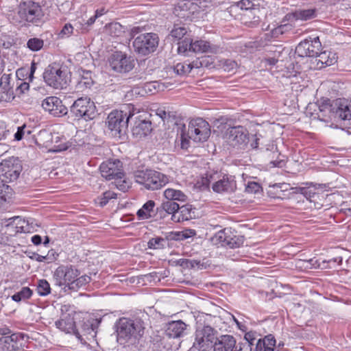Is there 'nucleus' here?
Segmentation results:
<instances>
[{"mask_svg": "<svg viewBox=\"0 0 351 351\" xmlns=\"http://www.w3.org/2000/svg\"><path fill=\"white\" fill-rule=\"evenodd\" d=\"M317 65L319 67H322L324 65L330 66L335 64L337 62V58L335 53L330 51H321L315 57Z\"/></svg>", "mask_w": 351, "mask_h": 351, "instance_id": "nucleus-29", "label": "nucleus"}, {"mask_svg": "<svg viewBox=\"0 0 351 351\" xmlns=\"http://www.w3.org/2000/svg\"><path fill=\"white\" fill-rule=\"evenodd\" d=\"M167 243L166 239L162 237L152 238L148 242L149 248H163Z\"/></svg>", "mask_w": 351, "mask_h": 351, "instance_id": "nucleus-48", "label": "nucleus"}, {"mask_svg": "<svg viewBox=\"0 0 351 351\" xmlns=\"http://www.w3.org/2000/svg\"><path fill=\"white\" fill-rule=\"evenodd\" d=\"M36 69V65L35 62H32L31 67L29 70H26L25 69H19L16 71V77L22 76L24 77L25 73V75H28L29 82H32L34 78V74Z\"/></svg>", "mask_w": 351, "mask_h": 351, "instance_id": "nucleus-45", "label": "nucleus"}, {"mask_svg": "<svg viewBox=\"0 0 351 351\" xmlns=\"http://www.w3.org/2000/svg\"><path fill=\"white\" fill-rule=\"evenodd\" d=\"M166 241H182L180 232H169L165 237Z\"/></svg>", "mask_w": 351, "mask_h": 351, "instance_id": "nucleus-61", "label": "nucleus"}, {"mask_svg": "<svg viewBox=\"0 0 351 351\" xmlns=\"http://www.w3.org/2000/svg\"><path fill=\"white\" fill-rule=\"evenodd\" d=\"M186 32L187 31L185 27L174 26V28L171 32V36L174 38L180 40L184 37Z\"/></svg>", "mask_w": 351, "mask_h": 351, "instance_id": "nucleus-50", "label": "nucleus"}, {"mask_svg": "<svg viewBox=\"0 0 351 351\" xmlns=\"http://www.w3.org/2000/svg\"><path fill=\"white\" fill-rule=\"evenodd\" d=\"M4 182L0 183V207L11 199L13 193L12 189Z\"/></svg>", "mask_w": 351, "mask_h": 351, "instance_id": "nucleus-34", "label": "nucleus"}, {"mask_svg": "<svg viewBox=\"0 0 351 351\" xmlns=\"http://www.w3.org/2000/svg\"><path fill=\"white\" fill-rule=\"evenodd\" d=\"M155 202L153 200H149L143 204L141 208H140L137 213V217L139 219H147L152 217L151 213L155 206Z\"/></svg>", "mask_w": 351, "mask_h": 351, "instance_id": "nucleus-32", "label": "nucleus"}, {"mask_svg": "<svg viewBox=\"0 0 351 351\" xmlns=\"http://www.w3.org/2000/svg\"><path fill=\"white\" fill-rule=\"evenodd\" d=\"M143 88L145 93L153 95L160 90V84L156 81L149 82L144 84Z\"/></svg>", "mask_w": 351, "mask_h": 351, "instance_id": "nucleus-42", "label": "nucleus"}, {"mask_svg": "<svg viewBox=\"0 0 351 351\" xmlns=\"http://www.w3.org/2000/svg\"><path fill=\"white\" fill-rule=\"evenodd\" d=\"M17 83H16V91L19 92V94H23L26 90H28L29 88V82H23V80H21L19 77H17Z\"/></svg>", "mask_w": 351, "mask_h": 351, "instance_id": "nucleus-53", "label": "nucleus"}, {"mask_svg": "<svg viewBox=\"0 0 351 351\" xmlns=\"http://www.w3.org/2000/svg\"><path fill=\"white\" fill-rule=\"evenodd\" d=\"M188 5H189V15H193L195 14H199V12L204 10L203 7L198 4L197 2H193L191 1H188Z\"/></svg>", "mask_w": 351, "mask_h": 351, "instance_id": "nucleus-52", "label": "nucleus"}, {"mask_svg": "<svg viewBox=\"0 0 351 351\" xmlns=\"http://www.w3.org/2000/svg\"><path fill=\"white\" fill-rule=\"evenodd\" d=\"M130 106L112 110L107 117V126L114 137L121 138L126 134L130 119L133 116Z\"/></svg>", "mask_w": 351, "mask_h": 351, "instance_id": "nucleus-4", "label": "nucleus"}, {"mask_svg": "<svg viewBox=\"0 0 351 351\" xmlns=\"http://www.w3.org/2000/svg\"><path fill=\"white\" fill-rule=\"evenodd\" d=\"M237 188L236 182L232 176L221 175L217 182L213 183L212 189L216 193H231Z\"/></svg>", "mask_w": 351, "mask_h": 351, "instance_id": "nucleus-22", "label": "nucleus"}, {"mask_svg": "<svg viewBox=\"0 0 351 351\" xmlns=\"http://www.w3.org/2000/svg\"><path fill=\"white\" fill-rule=\"evenodd\" d=\"M70 113L77 119L92 120L97 116L96 106L90 98L80 97L70 107Z\"/></svg>", "mask_w": 351, "mask_h": 351, "instance_id": "nucleus-9", "label": "nucleus"}, {"mask_svg": "<svg viewBox=\"0 0 351 351\" xmlns=\"http://www.w3.org/2000/svg\"><path fill=\"white\" fill-rule=\"evenodd\" d=\"M117 194L112 191H107L104 192L100 197L97 198V203L100 206H104L108 204L110 199H116Z\"/></svg>", "mask_w": 351, "mask_h": 351, "instance_id": "nucleus-40", "label": "nucleus"}, {"mask_svg": "<svg viewBox=\"0 0 351 351\" xmlns=\"http://www.w3.org/2000/svg\"><path fill=\"white\" fill-rule=\"evenodd\" d=\"M178 10H180V12H183L182 14L178 13V15H179L180 17H189V5H188V1L180 3L178 5V7L176 8V11L178 12Z\"/></svg>", "mask_w": 351, "mask_h": 351, "instance_id": "nucleus-49", "label": "nucleus"}, {"mask_svg": "<svg viewBox=\"0 0 351 351\" xmlns=\"http://www.w3.org/2000/svg\"><path fill=\"white\" fill-rule=\"evenodd\" d=\"M22 165L18 158H9L0 163V178L3 182H12L19 177Z\"/></svg>", "mask_w": 351, "mask_h": 351, "instance_id": "nucleus-12", "label": "nucleus"}, {"mask_svg": "<svg viewBox=\"0 0 351 351\" xmlns=\"http://www.w3.org/2000/svg\"><path fill=\"white\" fill-rule=\"evenodd\" d=\"M210 135L209 123L202 118L192 120L189 125L188 136L195 142H204Z\"/></svg>", "mask_w": 351, "mask_h": 351, "instance_id": "nucleus-13", "label": "nucleus"}, {"mask_svg": "<svg viewBox=\"0 0 351 351\" xmlns=\"http://www.w3.org/2000/svg\"><path fill=\"white\" fill-rule=\"evenodd\" d=\"M342 263V257L338 256L335 258H332L328 260H324L322 263V265L319 264V267H320L322 269H326V268H332L335 267L337 265H341Z\"/></svg>", "mask_w": 351, "mask_h": 351, "instance_id": "nucleus-46", "label": "nucleus"}, {"mask_svg": "<svg viewBox=\"0 0 351 351\" xmlns=\"http://www.w3.org/2000/svg\"><path fill=\"white\" fill-rule=\"evenodd\" d=\"M221 173L213 170L208 171L203 176L200 180L197 182V185L201 190H205L209 188L210 184L217 182V180L221 177Z\"/></svg>", "mask_w": 351, "mask_h": 351, "instance_id": "nucleus-27", "label": "nucleus"}, {"mask_svg": "<svg viewBox=\"0 0 351 351\" xmlns=\"http://www.w3.org/2000/svg\"><path fill=\"white\" fill-rule=\"evenodd\" d=\"M28 336L23 332L12 333L9 336L0 338V350L1 351L19 350L25 346Z\"/></svg>", "mask_w": 351, "mask_h": 351, "instance_id": "nucleus-17", "label": "nucleus"}, {"mask_svg": "<svg viewBox=\"0 0 351 351\" xmlns=\"http://www.w3.org/2000/svg\"><path fill=\"white\" fill-rule=\"evenodd\" d=\"M73 27L70 23H66L64 25L62 30L59 33L60 38L69 37L73 33Z\"/></svg>", "mask_w": 351, "mask_h": 351, "instance_id": "nucleus-54", "label": "nucleus"}, {"mask_svg": "<svg viewBox=\"0 0 351 351\" xmlns=\"http://www.w3.org/2000/svg\"><path fill=\"white\" fill-rule=\"evenodd\" d=\"M300 192L309 200H311V198L314 197L316 195V193L313 192L311 189L304 187L300 188Z\"/></svg>", "mask_w": 351, "mask_h": 351, "instance_id": "nucleus-60", "label": "nucleus"}, {"mask_svg": "<svg viewBox=\"0 0 351 351\" xmlns=\"http://www.w3.org/2000/svg\"><path fill=\"white\" fill-rule=\"evenodd\" d=\"M109 66L117 73H128L134 67V60L125 53L114 52L108 59Z\"/></svg>", "mask_w": 351, "mask_h": 351, "instance_id": "nucleus-14", "label": "nucleus"}, {"mask_svg": "<svg viewBox=\"0 0 351 351\" xmlns=\"http://www.w3.org/2000/svg\"><path fill=\"white\" fill-rule=\"evenodd\" d=\"M211 241L215 245L237 248L243 245L244 239L243 236L237 235L231 228H224L217 232Z\"/></svg>", "mask_w": 351, "mask_h": 351, "instance_id": "nucleus-11", "label": "nucleus"}, {"mask_svg": "<svg viewBox=\"0 0 351 351\" xmlns=\"http://www.w3.org/2000/svg\"><path fill=\"white\" fill-rule=\"evenodd\" d=\"M322 48L318 36L306 38L301 41L295 48V53L300 57L315 58Z\"/></svg>", "mask_w": 351, "mask_h": 351, "instance_id": "nucleus-16", "label": "nucleus"}, {"mask_svg": "<svg viewBox=\"0 0 351 351\" xmlns=\"http://www.w3.org/2000/svg\"><path fill=\"white\" fill-rule=\"evenodd\" d=\"M276 154L278 156L277 159L275 160H271L270 164H271L273 167H283L286 164L284 158L285 156L278 153H276Z\"/></svg>", "mask_w": 351, "mask_h": 351, "instance_id": "nucleus-56", "label": "nucleus"}, {"mask_svg": "<svg viewBox=\"0 0 351 351\" xmlns=\"http://www.w3.org/2000/svg\"><path fill=\"white\" fill-rule=\"evenodd\" d=\"M33 291L27 287H23L19 292H16L12 295L13 301L19 302L22 300H25L31 298Z\"/></svg>", "mask_w": 351, "mask_h": 351, "instance_id": "nucleus-35", "label": "nucleus"}, {"mask_svg": "<svg viewBox=\"0 0 351 351\" xmlns=\"http://www.w3.org/2000/svg\"><path fill=\"white\" fill-rule=\"evenodd\" d=\"M195 208L191 204H186L183 206H180L178 210L179 222L186 221L195 217Z\"/></svg>", "mask_w": 351, "mask_h": 351, "instance_id": "nucleus-31", "label": "nucleus"}, {"mask_svg": "<svg viewBox=\"0 0 351 351\" xmlns=\"http://www.w3.org/2000/svg\"><path fill=\"white\" fill-rule=\"evenodd\" d=\"M36 291L40 296H46L51 293L49 283L45 279L39 280L37 284Z\"/></svg>", "mask_w": 351, "mask_h": 351, "instance_id": "nucleus-38", "label": "nucleus"}, {"mask_svg": "<svg viewBox=\"0 0 351 351\" xmlns=\"http://www.w3.org/2000/svg\"><path fill=\"white\" fill-rule=\"evenodd\" d=\"M26 126L25 125H23L21 127H19L18 129H17V132L15 133L14 134V139L16 140V141H21L24 134H25V129Z\"/></svg>", "mask_w": 351, "mask_h": 351, "instance_id": "nucleus-63", "label": "nucleus"}, {"mask_svg": "<svg viewBox=\"0 0 351 351\" xmlns=\"http://www.w3.org/2000/svg\"><path fill=\"white\" fill-rule=\"evenodd\" d=\"M318 117L324 122L332 119L349 121L351 119V105L346 99L338 98L330 101H324L319 106Z\"/></svg>", "mask_w": 351, "mask_h": 351, "instance_id": "nucleus-2", "label": "nucleus"}, {"mask_svg": "<svg viewBox=\"0 0 351 351\" xmlns=\"http://www.w3.org/2000/svg\"><path fill=\"white\" fill-rule=\"evenodd\" d=\"M178 262L181 267L187 269L194 268L196 267H199L200 265H202L200 261L194 259L181 258Z\"/></svg>", "mask_w": 351, "mask_h": 351, "instance_id": "nucleus-47", "label": "nucleus"}, {"mask_svg": "<svg viewBox=\"0 0 351 351\" xmlns=\"http://www.w3.org/2000/svg\"><path fill=\"white\" fill-rule=\"evenodd\" d=\"M244 338L247 341V344L246 346H250V347L252 348V346L254 344V341L256 339L255 334L252 332H247L245 335Z\"/></svg>", "mask_w": 351, "mask_h": 351, "instance_id": "nucleus-64", "label": "nucleus"}, {"mask_svg": "<svg viewBox=\"0 0 351 351\" xmlns=\"http://www.w3.org/2000/svg\"><path fill=\"white\" fill-rule=\"evenodd\" d=\"M134 178L137 183L152 191L162 188L169 182L166 175L152 169L136 171L134 173Z\"/></svg>", "mask_w": 351, "mask_h": 351, "instance_id": "nucleus-7", "label": "nucleus"}, {"mask_svg": "<svg viewBox=\"0 0 351 351\" xmlns=\"http://www.w3.org/2000/svg\"><path fill=\"white\" fill-rule=\"evenodd\" d=\"M0 88L3 93L13 94V84H11V75L4 73L0 79Z\"/></svg>", "mask_w": 351, "mask_h": 351, "instance_id": "nucleus-36", "label": "nucleus"}, {"mask_svg": "<svg viewBox=\"0 0 351 351\" xmlns=\"http://www.w3.org/2000/svg\"><path fill=\"white\" fill-rule=\"evenodd\" d=\"M187 325L182 320L171 321L165 326V334L170 338H179L185 334Z\"/></svg>", "mask_w": 351, "mask_h": 351, "instance_id": "nucleus-23", "label": "nucleus"}, {"mask_svg": "<svg viewBox=\"0 0 351 351\" xmlns=\"http://www.w3.org/2000/svg\"><path fill=\"white\" fill-rule=\"evenodd\" d=\"M44 41L43 40L38 38H32L28 40L27 43V47L33 51H37L41 49L43 47Z\"/></svg>", "mask_w": 351, "mask_h": 351, "instance_id": "nucleus-43", "label": "nucleus"}, {"mask_svg": "<svg viewBox=\"0 0 351 351\" xmlns=\"http://www.w3.org/2000/svg\"><path fill=\"white\" fill-rule=\"evenodd\" d=\"M42 138H46L47 139V141L43 142V145L45 147H48L49 145V139L51 138V134L49 132H47L46 131L40 132L38 134V139L39 141H42Z\"/></svg>", "mask_w": 351, "mask_h": 351, "instance_id": "nucleus-59", "label": "nucleus"}, {"mask_svg": "<svg viewBox=\"0 0 351 351\" xmlns=\"http://www.w3.org/2000/svg\"><path fill=\"white\" fill-rule=\"evenodd\" d=\"M102 177L106 180H114L117 189L125 191L129 188L128 183L124 180L123 163L119 160H109L104 162L99 167Z\"/></svg>", "mask_w": 351, "mask_h": 351, "instance_id": "nucleus-5", "label": "nucleus"}, {"mask_svg": "<svg viewBox=\"0 0 351 351\" xmlns=\"http://www.w3.org/2000/svg\"><path fill=\"white\" fill-rule=\"evenodd\" d=\"M214 351H233L236 347V340L232 335H223L214 342Z\"/></svg>", "mask_w": 351, "mask_h": 351, "instance_id": "nucleus-24", "label": "nucleus"}, {"mask_svg": "<svg viewBox=\"0 0 351 351\" xmlns=\"http://www.w3.org/2000/svg\"><path fill=\"white\" fill-rule=\"evenodd\" d=\"M27 256L32 260H36L38 262H44L47 260V256H41L36 252H26Z\"/></svg>", "mask_w": 351, "mask_h": 351, "instance_id": "nucleus-58", "label": "nucleus"}, {"mask_svg": "<svg viewBox=\"0 0 351 351\" xmlns=\"http://www.w3.org/2000/svg\"><path fill=\"white\" fill-rule=\"evenodd\" d=\"M8 19L15 25L41 26L45 22V14L39 3L27 0L21 2L16 12L9 14Z\"/></svg>", "mask_w": 351, "mask_h": 351, "instance_id": "nucleus-1", "label": "nucleus"}, {"mask_svg": "<svg viewBox=\"0 0 351 351\" xmlns=\"http://www.w3.org/2000/svg\"><path fill=\"white\" fill-rule=\"evenodd\" d=\"M180 205L176 202L167 200L163 202L156 209L157 214L160 218H165L167 216L171 215V220L174 222H179L178 210Z\"/></svg>", "mask_w": 351, "mask_h": 351, "instance_id": "nucleus-21", "label": "nucleus"}, {"mask_svg": "<svg viewBox=\"0 0 351 351\" xmlns=\"http://www.w3.org/2000/svg\"><path fill=\"white\" fill-rule=\"evenodd\" d=\"M261 191V186L256 182H249L245 187V191L248 193H258Z\"/></svg>", "mask_w": 351, "mask_h": 351, "instance_id": "nucleus-51", "label": "nucleus"}, {"mask_svg": "<svg viewBox=\"0 0 351 351\" xmlns=\"http://www.w3.org/2000/svg\"><path fill=\"white\" fill-rule=\"evenodd\" d=\"M248 131L241 125L229 128L226 131L228 142L234 147L245 145L248 141Z\"/></svg>", "mask_w": 351, "mask_h": 351, "instance_id": "nucleus-19", "label": "nucleus"}, {"mask_svg": "<svg viewBox=\"0 0 351 351\" xmlns=\"http://www.w3.org/2000/svg\"><path fill=\"white\" fill-rule=\"evenodd\" d=\"M219 47L216 45H212L208 41L198 40L193 42V50L194 53H217Z\"/></svg>", "mask_w": 351, "mask_h": 351, "instance_id": "nucleus-28", "label": "nucleus"}, {"mask_svg": "<svg viewBox=\"0 0 351 351\" xmlns=\"http://www.w3.org/2000/svg\"><path fill=\"white\" fill-rule=\"evenodd\" d=\"M69 73L66 66L53 63L45 69L43 78L46 84L53 88L63 89L66 88L70 81Z\"/></svg>", "mask_w": 351, "mask_h": 351, "instance_id": "nucleus-6", "label": "nucleus"}, {"mask_svg": "<svg viewBox=\"0 0 351 351\" xmlns=\"http://www.w3.org/2000/svg\"><path fill=\"white\" fill-rule=\"evenodd\" d=\"M159 37L155 33L141 34L134 38L132 45L139 56L145 57L153 53L158 48Z\"/></svg>", "mask_w": 351, "mask_h": 351, "instance_id": "nucleus-8", "label": "nucleus"}, {"mask_svg": "<svg viewBox=\"0 0 351 351\" xmlns=\"http://www.w3.org/2000/svg\"><path fill=\"white\" fill-rule=\"evenodd\" d=\"M152 130V123L149 121H140L135 123L132 132L136 138H142L147 136Z\"/></svg>", "mask_w": 351, "mask_h": 351, "instance_id": "nucleus-26", "label": "nucleus"}, {"mask_svg": "<svg viewBox=\"0 0 351 351\" xmlns=\"http://www.w3.org/2000/svg\"><path fill=\"white\" fill-rule=\"evenodd\" d=\"M56 326L66 333H73L80 338V332L76 328L75 322L71 313H62L60 319L55 322Z\"/></svg>", "mask_w": 351, "mask_h": 351, "instance_id": "nucleus-20", "label": "nucleus"}, {"mask_svg": "<svg viewBox=\"0 0 351 351\" xmlns=\"http://www.w3.org/2000/svg\"><path fill=\"white\" fill-rule=\"evenodd\" d=\"M164 196L169 201H178L184 202L187 199V196L181 191L168 188L164 191Z\"/></svg>", "mask_w": 351, "mask_h": 351, "instance_id": "nucleus-30", "label": "nucleus"}, {"mask_svg": "<svg viewBox=\"0 0 351 351\" xmlns=\"http://www.w3.org/2000/svg\"><path fill=\"white\" fill-rule=\"evenodd\" d=\"M117 339L121 343L136 340L144 334L143 321L139 317H121L115 324Z\"/></svg>", "mask_w": 351, "mask_h": 351, "instance_id": "nucleus-3", "label": "nucleus"}, {"mask_svg": "<svg viewBox=\"0 0 351 351\" xmlns=\"http://www.w3.org/2000/svg\"><path fill=\"white\" fill-rule=\"evenodd\" d=\"M193 41L189 38H185L178 43V51L180 54H186L187 52H192Z\"/></svg>", "mask_w": 351, "mask_h": 351, "instance_id": "nucleus-39", "label": "nucleus"}, {"mask_svg": "<svg viewBox=\"0 0 351 351\" xmlns=\"http://www.w3.org/2000/svg\"><path fill=\"white\" fill-rule=\"evenodd\" d=\"M79 275L80 271L73 266L61 265L54 271L53 278L57 285L68 286L71 289V284Z\"/></svg>", "mask_w": 351, "mask_h": 351, "instance_id": "nucleus-15", "label": "nucleus"}, {"mask_svg": "<svg viewBox=\"0 0 351 351\" xmlns=\"http://www.w3.org/2000/svg\"><path fill=\"white\" fill-rule=\"evenodd\" d=\"M45 111L54 117H61L68 112L67 108L62 104V100L55 96L47 97L41 104Z\"/></svg>", "mask_w": 351, "mask_h": 351, "instance_id": "nucleus-18", "label": "nucleus"}, {"mask_svg": "<svg viewBox=\"0 0 351 351\" xmlns=\"http://www.w3.org/2000/svg\"><path fill=\"white\" fill-rule=\"evenodd\" d=\"M293 14L296 20L307 21L317 16V10L315 8L298 10L293 12Z\"/></svg>", "mask_w": 351, "mask_h": 351, "instance_id": "nucleus-33", "label": "nucleus"}, {"mask_svg": "<svg viewBox=\"0 0 351 351\" xmlns=\"http://www.w3.org/2000/svg\"><path fill=\"white\" fill-rule=\"evenodd\" d=\"M100 322L101 319L93 317L84 320L80 326L81 332L83 335H90L91 337H94Z\"/></svg>", "mask_w": 351, "mask_h": 351, "instance_id": "nucleus-25", "label": "nucleus"}, {"mask_svg": "<svg viewBox=\"0 0 351 351\" xmlns=\"http://www.w3.org/2000/svg\"><path fill=\"white\" fill-rule=\"evenodd\" d=\"M261 339L265 342L266 347H271L274 348L276 343L274 336L271 334L266 335L263 339Z\"/></svg>", "mask_w": 351, "mask_h": 351, "instance_id": "nucleus-57", "label": "nucleus"}, {"mask_svg": "<svg viewBox=\"0 0 351 351\" xmlns=\"http://www.w3.org/2000/svg\"><path fill=\"white\" fill-rule=\"evenodd\" d=\"M91 280V278L87 275H83L79 278H75L74 282L71 284V289L77 290L79 288L87 285Z\"/></svg>", "mask_w": 351, "mask_h": 351, "instance_id": "nucleus-41", "label": "nucleus"}, {"mask_svg": "<svg viewBox=\"0 0 351 351\" xmlns=\"http://www.w3.org/2000/svg\"><path fill=\"white\" fill-rule=\"evenodd\" d=\"M254 351H274V348L271 347H266L265 342L261 339H259L256 343L255 349Z\"/></svg>", "mask_w": 351, "mask_h": 351, "instance_id": "nucleus-55", "label": "nucleus"}, {"mask_svg": "<svg viewBox=\"0 0 351 351\" xmlns=\"http://www.w3.org/2000/svg\"><path fill=\"white\" fill-rule=\"evenodd\" d=\"M173 70L178 75H184L191 72V67L189 63L180 62L174 66Z\"/></svg>", "mask_w": 351, "mask_h": 351, "instance_id": "nucleus-44", "label": "nucleus"}, {"mask_svg": "<svg viewBox=\"0 0 351 351\" xmlns=\"http://www.w3.org/2000/svg\"><path fill=\"white\" fill-rule=\"evenodd\" d=\"M108 34L112 37H119L123 33V27L119 23H111L106 27Z\"/></svg>", "mask_w": 351, "mask_h": 351, "instance_id": "nucleus-37", "label": "nucleus"}, {"mask_svg": "<svg viewBox=\"0 0 351 351\" xmlns=\"http://www.w3.org/2000/svg\"><path fill=\"white\" fill-rule=\"evenodd\" d=\"M215 330L210 326H199L195 332V341L193 347L199 351H207L213 347Z\"/></svg>", "mask_w": 351, "mask_h": 351, "instance_id": "nucleus-10", "label": "nucleus"}, {"mask_svg": "<svg viewBox=\"0 0 351 351\" xmlns=\"http://www.w3.org/2000/svg\"><path fill=\"white\" fill-rule=\"evenodd\" d=\"M195 235V231L194 230H185L180 232L181 240L183 241L186 239L190 238Z\"/></svg>", "mask_w": 351, "mask_h": 351, "instance_id": "nucleus-62", "label": "nucleus"}]
</instances>
